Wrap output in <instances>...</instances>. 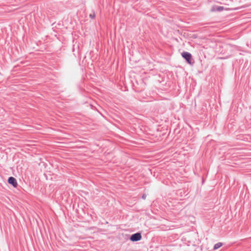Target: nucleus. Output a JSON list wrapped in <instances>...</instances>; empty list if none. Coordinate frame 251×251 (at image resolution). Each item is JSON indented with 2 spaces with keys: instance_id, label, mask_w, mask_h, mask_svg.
<instances>
[{
  "instance_id": "nucleus-1",
  "label": "nucleus",
  "mask_w": 251,
  "mask_h": 251,
  "mask_svg": "<svg viewBox=\"0 0 251 251\" xmlns=\"http://www.w3.org/2000/svg\"><path fill=\"white\" fill-rule=\"evenodd\" d=\"M181 55L186 60L188 64L193 65L194 63V61L193 60L192 55L190 53L188 52H183L181 53Z\"/></svg>"
},
{
  "instance_id": "nucleus-3",
  "label": "nucleus",
  "mask_w": 251,
  "mask_h": 251,
  "mask_svg": "<svg viewBox=\"0 0 251 251\" xmlns=\"http://www.w3.org/2000/svg\"><path fill=\"white\" fill-rule=\"evenodd\" d=\"M8 182L9 184L12 185L14 187H16L18 185L16 179L12 176L9 177Z\"/></svg>"
},
{
  "instance_id": "nucleus-7",
  "label": "nucleus",
  "mask_w": 251,
  "mask_h": 251,
  "mask_svg": "<svg viewBox=\"0 0 251 251\" xmlns=\"http://www.w3.org/2000/svg\"><path fill=\"white\" fill-rule=\"evenodd\" d=\"M90 17L91 18H94V17H95V14H90Z\"/></svg>"
},
{
  "instance_id": "nucleus-5",
  "label": "nucleus",
  "mask_w": 251,
  "mask_h": 251,
  "mask_svg": "<svg viewBox=\"0 0 251 251\" xmlns=\"http://www.w3.org/2000/svg\"><path fill=\"white\" fill-rule=\"evenodd\" d=\"M216 11H221L224 9V7L223 6H217Z\"/></svg>"
},
{
  "instance_id": "nucleus-4",
  "label": "nucleus",
  "mask_w": 251,
  "mask_h": 251,
  "mask_svg": "<svg viewBox=\"0 0 251 251\" xmlns=\"http://www.w3.org/2000/svg\"><path fill=\"white\" fill-rule=\"evenodd\" d=\"M223 245L222 243L219 242L217 244H216L214 246V250H216L219 248H220L221 247H222Z\"/></svg>"
},
{
  "instance_id": "nucleus-8",
  "label": "nucleus",
  "mask_w": 251,
  "mask_h": 251,
  "mask_svg": "<svg viewBox=\"0 0 251 251\" xmlns=\"http://www.w3.org/2000/svg\"><path fill=\"white\" fill-rule=\"evenodd\" d=\"M142 198H143V199H145L146 198V196L145 195H143V196H142Z\"/></svg>"
},
{
  "instance_id": "nucleus-2",
  "label": "nucleus",
  "mask_w": 251,
  "mask_h": 251,
  "mask_svg": "<svg viewBox=\"0 0 251 251\" xmlns=\"http://www.w3.org/2000/svg\"><path fill=\"white\" fill-rule=\"evenodd\" d=\"M141 238L142 236L140 233H136L131 236L130 239L132 241H138L141 240Z\"/></svg>"
},
{
  "instance_id": "nucleus-6",
  "label": "nucleus",
  "mask_w": 251,
  "mask_h": 251,
  "mask_svg": "<svg viewBox=\"0 0 251 251\" xmlns=\"http://www.w3.org/2000/svg\"><path fill=\"white\" fill-rule=\"evenodd\" d=\"M216 7H217V6H216V5L212 6L211 9V11H212V12L216 11Z\"/></svg>"
}]
</instances>
